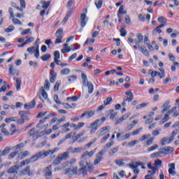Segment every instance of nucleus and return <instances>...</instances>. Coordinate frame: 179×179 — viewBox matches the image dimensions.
Returning <instances> with one entry per match:
<instances>
[{"label": "nucleus", "instance_id": "nucleus-33", "mask_svg": "<svg viewBox=\"0 0 179 179\" xmlns=\"http://www.w3.org/2000/svg\"><path fill=\"white\" fill-rule=\"evenodd\" d=\"M81 77H82V80H83V84L84 85V86H86V85H87V76H86V74L82 73L81 74Z\"/></svg>", "mask_w": 179, "mask_h": 179}, {"label": "nucleus", "instance_id": "nucleus-30", "mask_svg": "<svg viewBox=\"0 0 179 179\" xmlns=\"http://www.w3.org/2000/svg\"><path fill=\"white\" fill-rule=\"evenodd\" d=\"M14 80H15L16 83V89L17 90H19L20 89V85H22V79L16 77H14Z\"/></svg>", "mask_w": 179, "mask_h": 179}, {"label": "nucleus", "instance_id": "nucleus-51", "mask_svg": "<svg viewBox=\"0 0 179 179\" xmlns=\"http://www.w3.org/2000/svg\"><path fill=\"white\" fill-rule=\"evenodd\" d=\"M13 24H19L20 26H22V22H20L17 18L13 19Z\"/></svg>", "mask_w": 179, "mask_h": 179}, {"label": "nucleus", "instance_id": "nucleus-43", "mask_svg": "<svg viewBox=\"0 0 179 179\" xmlns=\"http://www.w3.org/2000/svg\"><path fill=\"white\" fill-rule=\"evenodd\" d=\"M143 129V127H139L138 129L133 131L131 133V135H133V136H135V135H138V134H141V131H142Z\"/></svg>", "mask_w": 179, "mask_h": 179}, {"label": "nucleus", "instance_id": "nucleus-25", "mask_svg": "<svg viewBox=\"0 0 179 179\" xmlns=\"http://www.w3.org/2000/svg\"><path fill=\"white\" fill-rule=\"evenodd\" d=\"M78 152H80V148L72 147H70L66 151V152H68V155H69V153H78Z\"/></svg>", "mask_w": 179, "mask_h": 179}, {"label": "nucleus", "instance_id": "nucleus-44", "mask_svg": "<svg viewBox=\"0 0 179 179\" xmlns=\"http://www.w3.org/2000/svg\"><path fill=\"white\" fill-rule=\"evenodd\" d=\"M16 122V117H9V118H6L5 120V122L7 123V124H9L10 122Z\"/></svg>", "mask_w": 179, "mask_h": 179}, {"label": "nucleus", "instance_id": "nucleus-13", "mask_svg": "<svg viewBox=\"0 0 179 179\" xmlns=\"http://www.w3.org/2000/svg\"><path fill=\"white\" fill-rule=\"evenodd\" d=\"M27 114H30V112H26V111H20L19 115L20 118H22L24 121H29V116Z\"/></svg>", "mask_w": 179, "mask_h": 179}, {"label": "nucleus", "instance_id": "nucleus-53", "mask_svg": "<svg viewBox=\"0 0 179 179\" xmlns=\"http://www.w3.org/2000/svg\"><path fill=\"white\" fill-rule=\"evenodd\" d=\"M157 148H159V145L155 144L153 146L148 148V150L149 152H153V150H156V149H157Z\"/></svg>", "mask_w": 179, "mask_h": 179}, {"label": "nucleus", "instance_id": "nucleus-47", "mask_svg": "<svg viewBox=\"0 0 179 179\" xmlns=\"http://www.w3.org/2000/svg\"><path fill=\"white\" fill-rule=\"evenodd\" d=\"M162 164H163V162L160 159H157L155 161V166L157 167H162Z\"/></svg>", "mask_w": 179, "mask_h": 179}, {"label": "nucleus", "instance_id": "nucleus-27", "mask_svg": "<svg viewBox=\"0 0 179 179\" xmlns=\"http://www.w3.org/2000/svg\"><path fill=\"white\" fill-rule=\"evenodd\" d=\"M54 59H55V64H57V65H59V64H58V62H61V61L58 60L59 59V51L56 50L54 53Z\"/></svg>", "mask_w": 179, "mask_h": 179}, {"label": "nucleus", "instance_id": "nucleus-55", "mask_svg": "<svg viewBox=\"0 0 179 179\" xmlns=\"http://www.w3.org/2000/svg\"><path fill=\"white\" fill-rule=\"evenodd\" d=\"M50 82H48V80H45V84H44V87L46 90H50Z\"/></svg>", "mask_w": 179, "mask_h": 179}, {"label": "nucleus", "instance_id": "nucleus-48", "mask_svg": "<svg viewBox=\"0 0 179 179\" xmlns=\"http://www.w3.org/2000/svg\"><path fill=\"white\" fill-rule=\"evenodd\" d=\"M41 58L43 61H48V59L51 58V55L46 54L45 55H43Z\"/></svg>", "mask_w": 179, "mask_h": 179}, {"label": "nucleus", "instance_id": "nucleus-41", "mask_svg": "<svg viewBox=\"0 0 179 179\" xmlns=\"http://www.w3.org/2000/svg\"><path fill=\"white\" fill-rule=\"evenodd\" d=\"M15 30V26L13 25H10L7 29L4 30L6 33H12Z\"/></svg>", "mask_w": 179, "mask_h": 179}, {"label": "nucleus", "instance_id": "nucleus-49", "mask_svg": "<svg viewBox=\"0 0 179 179\" xmlns=\"http://www.w3.org/2000/svg\"><path fill=\"white\" fill-rule=\"evenodd\" d=\"M64 32V29L62 28L59 29L56 33L55 36H59L60 37H62V33Z\"/></svg>", "mask_w": 179, "mask_h": 179}, {"label": "nucleus", "instance_id": "nucleus-2", "mask_svg": "<svg viewBox=\"0 0 179 179\" xmlns=\"http://www.w3.org/2000/svg\"><path fill=\"white\" fill-rule=\"evenodd\" d=\"M178 134L179 130H174L173 131H172L171 136L169 138L165 137L161 140L162 145H166V143H171V142H173V141H174L176 135H178Z\"/></svg>", "mask_w": 179, "mask_h": 179}, {"label": "nucleus", "instance_id": "nucleus-57", "mask_svg": "<svg viewBox=\"0 0 179 179\" xmlns=\"http://www.w3.org/2000/svg\"><path fill=\"white\" fill-rule=\"evenodd\" d=\"M120 36L122 37H125V36H127V30L124 28L120 29Z\"/></svg>", "mask_w": 179, "mask_h": 179}, {"label": "nucleus", "instance_id": "nucleus-22", "mask_svg": "<svg viewBox=\"0 0 179 179\" xmlns=\"http://www.w3.org/2000/svg\"><path fill=\"white\" fill-rule=\"evenodd\" d=\"M55 79H57V73L54 71V70L50 71V81L51 83H54L55 82Z\"/></svg>", "mask_w": 179, "mask_h": 179}, {"label": "nucleus", "instance_id": "nucleus-31", "mask_svg": "<svg viewBox=\"0 0 179 179\" xmlns=\"http://www.w3.org/2000/svg\"><path fill=\"white\" fill-rule=\"evenodd\" d=\"M170 114H171V112L169 110L164 115V118L162 119V124H164V122H167L169 120H170Z\"/></svg>", "mask_w": 179, "mask_h": 179}, {"label": "nucleus", "instance_id": "nucleus-5", "mask_svg": "<svg viewBox=\"0 0 179 179\" xmlns=\"http://www.w3.org/2000/svg\"><path fill=\"white\" fill-rule=\"evenodd\" d=\"M86 13H87V8L83 9V13L80 15L81 27H85V26H86V23H87V17L86 16Z\"/></svg>", "mask_w": 179, "mask_h": 179}, {"label": "nucleus", "instance_id": "nucleus-28", "mask_svg": "<svg viewBox=\"0 0 179 179\" xmlns=\"http://www.w3.org/2000/svg\"><path fill=\"white\" fill-rule=\"evenodd\" d=\"M69 125H70L69 122H67L63 124L62 127V132H64V134H66V132H69V131H71V129L68 128Z\"/></svg>", "mask_w": 179, "mask_h": 179}, {"label": "nucleus", "instance_id": "nucleus-37", "mask_svg": "<svg viewBox=\"0 0 179 179\" xmlns=\"http://www.w3.org/2000/svg\"><path fill=\"white\" fill-rule=\"evenodd\" d=\"M119 149L120 148L118 147L111 149L110 152H109V156H114V155L118 152Z\"/></svg>", "mask_w": 179, "mask_h": 179}, {"label": "nucleus", "instance_id": "nucleus-11", "mask_svg": "<svg viewBox=\"0 0 179 179\" xmlns=\"http://www.w3.org/2000/svg\"><path fill=\"white\" fill-rule=\"evenodd\" d=\"M108 129H110L109 126L102 127L100 129V131H97L98 136H103L106 135L107 134V132H108Z\"/></svg>", "mask_w": 179, "mask_h": 179}, {"label": "nucleus", "instance_id": "nucleus-4", "mask_svg": "<svg viewBox=\"0 0 179 179\" xmlns=\"http://www.w3.org/2000/svg\"><path fill=\"white\" fill-rule=\"evenodd\" d=\"M48 155H54L53 150H50L49 151H41L35 154L36 156V159L38 160V159H44V157H47Z\"/></svg>", "mask_w": 179, "mask_h": 179}, {"label": "nucleus", "instance_id": "nucleus-14", "mask_svg": "<svg viewBox=\"0 0 179 179\" xmlns=\"http://www.w3.org/2000/svg\"><path fill=\"white\" fill-rule=\"evenodd\" d=\"M34 107H36V100H32L31 102L24 104V108L25 110H29L30 108H34Z\"/></svg>", "mask_w": 179, "mask_h": 179}, {"label": "nucleus", "instance_id": "nucleus-6", "mask_svg": "<svg viewBox=\"0 0 179 179\" xmlns=\"http://www.w3.org/2000/svg\"><path fill=\"white\" fill-rule=\"evenodd\" d=\"M37 157L36 156V154L32 156L31 158L28 159H25L20 163V166L23 167L26 166V164H30V163H34V162H37Z\"/></svg>", "mask_w": 179, "mask_h": 179}, {"label": "nucleus", "instance_id": "nucleus-29", "mask_svg": "<svg viewBox=\"0 0 179 179\" xmlns=\"http://www.w3.org/2000/svg\"><path fill=\"white\" fill-rule=\"evenodd\" d=\"M41 3L42 4L43 9L46 10V9H48V6H50V4L51 3V2L50 1H45L44 0H42L41 1Z\"/></svg>", "mask_w": 179, "mask_h": 179}, {"label": "nucleus", "instance_id": "nucleus-63", "mask_svg": "<svg viewBox=\"0 0 179 179\" xmlns=\"http://www.w3.org/2000/svg\"><path fill=\"white\" fill-rule=\"evenodd\" d=\"M108 138H110V134H107L101 140V143H104L107 141V139H108Z\"/></svg>", "mask_w": 179, "mask_h": 179}, {"label": "nucleus", "instance_id": "nucleus-39", "mask_svg": "<svg viewBox=\"0 0 179 179\" xmlns=\"http://www.w3.org/2000/svg\"><path fill=\"white\" fill-rule=\"evenodd\" d=\"M165 150L166 152V155H170L174 152V148L171 147H165Z\"/></svg>", "mask_w": 179, "mask_h": 179}, {"label": "nucleus", "instance_id": "nucleus-35", "mask_svg": "<svg viewBox=\"0 0 179 179\" xmlns=\"http://www.w3.org/2000/svg\"><path fill=\"white\" fill-rule=\"evenodd\" d=\"M124 162L125 160L124 159H117L115 161V164H117V166H119V167H121L125 164Z\"/></svg>", "mask_w": 179, "mask_h": 179}, {"label": "nucleus", "instance_id": "nucleus-32", "mask_svg": "<svg viewBox=\"0 0 179 179\" xmlns=\"http://www.w3.org/2000/svg\"><path fill=\"white\" fill-rule=\"evenodd\" d=\"M87 86L88 87V93L89 94H92L94 90V87L93 86V84L92 83H87Z\"/></svg>", "mask_w": 179, "mask_h": 179}, {"label": "nucleus", "instance_id": "nucleus-38", "mask_svg": "<svg viewBox=\"0 0 179 179\" xmlns=\"http://www.w3.org/2000/svg\"><path fill=\"white\" fill-rule=\"evenodd\" d=\"M160 34L162 33V29L159 28V27H157L155 29L152 31V36H156L157 34Z\"/></svg>", "mask_w": 179, "mask_h": 179}, {"label": "nucleus", "instance_id": "nucleus-61", "mask_svg": "<svg viewBox=\"0 0 179 179\" xmlns=\"http://www.w3.org/2000/svg\"><path fill=\"white\" fill-rule=\"evenodd\" d=\"M148 72L152 78H155V76H157V71H153L152 70H149Z\"/></svg>", "mask_w": 179, "mask_h": 179}, {"label": "nucleus", "instance_id": "nucleus-8", "mask_svg": "<svg viewBox=\"0 0 179 179\" xmlns=\"http://www.w3.org/2000/svg\"><path fill=\"white\" fill-rule=\"evenodd\" d=\"M80 162H79L80 167H88L90 170H92V166L90 165V162L87 160V158H80Z\"/></svg>", "mask_w": 179, "mask_h": 179}, {"label": "nucleus", "instance_id": "nucleus-26", "mask_svg": "<svg viewBox=\"0 0 179 179\" xmlns=\"http://www.w3.org/2000/svg\"><path fill=\"white\" fill-rule=\"evenodd\" d=\"M21 174L22 176H31V173H30V166H27L25 169H24L21 171Z\"/></svg>", "mask_w": 179, "mask_h": 179}, {"label": "nucleus", "instance_id": "nucleus-19", "mask_svg": "<svg viewBox=\"0 0 179 179\" xmlns=\"http://www.w3.org/2000/svg\"><path fill=\"white\" fill-rule=\"evenodd\" d=\"M170 102L166 101L162 107V108H163L161 111L162 114H164L166 111H169L170 110Z\"/></svg>", "mask_w": 179, "mask_h": 179}, {"label": "nucleus", "instance_id": "nucleus-12", "mask_svg": "<svg viewBox=\"0 0 179 179\" xmlns=\"http://www.w3.org/2000/svg\"><path fill=\"white\" fill-rule=\"evenodd\" d=\"M19 169H20L19 165L13 166L8 169V173L9 174H13L14 176H16V174H17V170H19Z\"/></svg>", "mask_w": 179, "mask_h": 179}, {"label": "nucleus", "instance_id": "nucleus-60", "mask_svg": "<svg viewBox=\"0 0 179 179\" xmlns=\"http://www.w3.org/2000/svg\"><path fill=\"white\" fill-rule=\"evenodd\" d=\"M78 79L76 76H69V82H75Z\"/></svg>", "mask_w": 179, "mask_h": 179}, {"label": "nucleus", "instance_id": "nucleus-24", "mask_svg": "<svg viewBox=\"0 0 179 179\" xmlns=\"http://www.w3.org/2000/svg\"><path fill=\"white\" fill-rule=\"evenodd\" d=\"M9 152H10V148L9 147H6L3 150H0V157L6 156V155L9 154Z\"/></svg>", "mask_w": 179, "mask_h": 179}, {"label": "nucleus", "instance_id": "nucleus-64", "mask_svg": "<svg viewBox=\"0 0 179 179\" xmlns=\"http://www.w3.org/2000/svg\"><path fill=\"white\" fill-rule=\"evenodd\" d=\"M119 13H122V15H127V11H124V6H121L119 9Z\"/></svg>", "mask_w": 179, "mask_h": 179}, {"label": "nucleus", "instance_id": "nucleus-17", "mask_svg": "<svg viewBox=\"0 0 179 179\" xmlns=\"http://www.w3.org/2000/svg\"><path fill=\"white\" fill-rule=\"evenodd\" d=\"M104 121H106V117L96 120L94 122L91 123V127H97L98 125H101Z\"/></svg>", "mask_w": 179, "mask_h": 179}, {"label": "nucleus", "instance_id": "nucleus-7", "mask_svg": "<svg viewBox=\"0 0 179 179\" xmlns=\"http://www.w3.org/2000/svg\"><path fill=\"white\" fill-rule=\"evenodd\" d=\"M52 166H49L48 167H45L43 169V174L45 179H52V171H51Z\"/></svg>", "mask_w": 179, "mask_h": 179}, {"label": "nucleus", "instance_id": "nucleus-40", "mask_svg": "<svg viewBox=\"0 0 179 179\" xmlns=\"http://www.w3.org/2000/svg\"><path fill=\"white\" fill-rule=\"evenodd\" d=\"M95 5L97 9H100L103 6V0L95 1Z\"/></svg>", "mask_w": 179, "mask_h": 179}, {"label": "nucleus", "instance_id": "nucleus-62", "mask_svg": "<svg viewBox=\"0 0 179 179\" xmlns=\"http://www.w3.org/2000/svg\"><path fill=\"white\" fill-rule=\"evenodd\" d=\"M36 132V129L35 128H33L31 129L29 132V136H33V138H34V134Z\"/></svg>", "mask_w": 179, "mask_h": 179}, {"label": "nucleus", "instance_id": "nucleus-21", "mask_svg": "<svg viewBox=\"0 0 179 179\" xmlns=\"http://www.w3.org/2000/svg\"><path fill=\"white\" fill-rule=\"evenodd\" d=\"M87 169H89V167L81 166V168L78 171V174H83L84 176H87Z\"/></svg>", "mask_w": 179, "mask_h": 179}, {"label": "nucleus", "instance_id": "nucleus-50", "mask_svg": "<svg viewBox=\"0 0 179 179\" xmlns=\"http://www.w3.org/2000/svg\"><path fill=\"white\" fill-rule=\"evenodd\" d=\"M130 137H131V134H126L124 136L120 137V141H125V139H129Z\"/></svg>", "mask_w": 179, "mask_h": 179}, {"label": "nucleus", "instance_id": "nucleus-36", "mask_svg": "<svg viewBox=\"0 0 179 179\" xmlns=\"http://www.w3.org/2000/svg\"><path fill=\"white\" fill-rule=\"evenodd\" d=\"M60 73L61 75H64V76L69 75V73H71V70H69V69L68 68H66L64 69H62L60 71Z\"/></svg>", "mask_w": 179, "mask_h": 179}, {"label": "nucleus", "instance_id": "nucleus-52", "mask_svg": "<svg viewBox=\"0 0 179 179\" xmlns=\"http://www.w3.org/2000/svg\"><path fill=\"white\" fill-rule=\"evenodd\" d=\"M136 143H138V141L136 140L130 141L128 143V146H129V148H132V147L135 146Z\"/></svg>", "mask_w": 179, "mask_h": 179}, {"label": "nucleus", "instance_id": "nucleus-23", "mask_svg": "<svg viewBox=\"0 0 179 179\" xmlns=\"http://www.w3.org/2000/svg\"><path fill=\"white\" fill-rule=\"evenodd\" d=\"M138 45V49L144 55H146L147 57H149V52H148V49H146V47L145 46H141Z\"/></svg>", "mask_w": 179, "mask_h": 179}, {"label": "nucleus", "instance_id": "nucleus-59", "mask_svg": "<svg viewBox=\"0 0 179 179\" xmlns=\"http://www.w3.org/2000/svg\"><path fill=\"white\" fill-rule=\"evenodd\" d=\"M35 57L38 58L40 57V50H38V45H36V50L35 51Z\"/></svg>", "mask_w": 179, "mask_h": 179}, {"label": "nucleus", "instance_id": "nucleus-46", "mask_svg": "<svg viewBox=\"0 0 179 179\" xmlns=\"http://www.w3.org/2000/svg\"><path fill=\"white\" fill-rule=\"evenodd\" d=\"M57 38L55 41V44H61L62 43V36H56Z\"/></svg>", "mask_w": 179, "mask_h": 179}, {"label": "nucleus", "instance_id": "nucleus-18", "mask_svg": "<svg viewBox=\"0 0 179 179\" xmlns=\"http://www.w3.org/2000/svg\"><path fill=\"white\" fill-rule=\"evenodd\" d=\"M171 114H173V117H178L179 115V108L178 106L173 107L170 110Z\"/></svg>", "mask_w": 179, "mask_h": 179}, {"label": "nucleus", "instance_id": "nucleus-9", "mask_svg": "<svg viewBox=\"0 0 179 179\" xmlns=\"http://www.w3.org/2000/svg\"><path fill=\"white\" fill-rule=\"evenodd\" d=\"M104 153H106V150H102L100 151L99 153L96 154V159L94 162V166L99 164L100 163V162H101V160H103V155H104Z\"/></svg>", "mask_w": 179, "mask_h": 179}, {"label": "nucleus", "instance_id": "nucleus-1", "mask_svg": "<svg viewBox=\"0 0 179 179\" xmlns=\"http://www.w3.org/2000/svg\"><path fill=\"white\" fill-rule=\"evenodd\" d=\"M67 159H69V154L68 152H64L62 154H59L56 159L53 161V164L55 166H58L62 162L63 160H67Z\"/></svg>", "mask_w": 179, "mask_h": 179}, {"label": "nucleus", "instance_id": "nucleus-16", "mask_svg": "<svg viewBox=\"0 0 179 179\" xmlns=\"http://www.w3.org/2000/svg\"><path fill=\"white\" fill-rule=\"evenodd\" d=\"M94 152H96L95 150L94 151H85L83 153L82 155V159H87V157H92L93 155H94Z\"/></svg>", "mask_w": 179, "mask_h": 179}, {"label": "nucleus", "instance_id": "nucleus-34", "mask_svg": "<svg viewBox=\"0 0 179 179\" xmlns=\"http://www.w3.org/2000/svg\"><path fill=\"white\" fill-rule=\"evenodd\" d=\"M22 148H24V144L23 143H21L13 147V149L17 152V150H21Z\"/></svg>", "mask_w": 179, "mask_h": 179}, {"label": "nucleus", "instance_id": "nucleus-15", "mask_svg": "<svg viewBox=\"0 0 179 179\" xmlns=\"http://www.w3.org/2000/svg\"><path fill=\"white\" fill-rule=\"evenodd\" d=\"M155 156H157L158 157H163V156L167 155V152H166V148H162L159 152L154 153Z\"/></svg>", "mask_w": 179, "mask_h": 179}, {"label": "nucleus", "instance_id": "nucleus-42", "mask_svg": "<svg viewBox=\"0 0 179 179\" xmlns=\"http://www.w3.org/2000/svg\"><path fill=\"white\" fill-rule=\"evenodd\" d=\"M95 40L94 39H90L87 38V41L84 43L83 46L89 45V44H93L94 43Z\"/></svg>", "mask_w": 179, "mask_h": 179}, {"label": "nucleus", "instance_id": "nucleus-20", "mask_svg": "<svg viewBox=\"0 0 179 179\" xmlns=\"http://www.w3.org/2000/svg\"><path fill=\"white\" fill-rule=\"evenodd\" d=\"M136 36H137L138 40L135 39L134 42L136 45H139V43H142L143 41V36L142 34H140V33L137 34Z\"/></svg>", "mask_w": 179, "mask_h": 179}, {"label": "nucleus", "instance_id": "nucleus-45", "mask_svg": "<svg viewBox=\"0 0 179 179\" xmlns=\"http://www.w3.org/2000/svg\"><path fill=\"white\" fill-rule=\"evenodd\" d=\"M158 22L159 23H164V24H166L167 23V19H166L163 16H160L159 18H158Z\"/></svg>", "mask_w": 179, "mask_h": 179}, {"label": "nucleus", "instance_id": "nucleus-56", "mask_svg": "<svg viewBox=\"0 0 179 179\" xmlns=\"http://www.w3.org/2000/svg\"><path fill=\"white\" fill-rule=\"evenodd\" d=\"M61 85V81H57L54 87L55 92L58 91V89H59V85Z\"/></svg>", "mask_w": 179, "mask_h": 179}, {"label": "nucleus", "instance_id": "nucleus-58", "mask_svg": "<svg viewBox=\"0 0 179 179\" xmlns=\"http://www.w3.org/2000/svg\"><path fill=\"white\" fill-rule=\"evenodd\" d=\"M16 155H17V151H15L11 152L9 155H8V159L10 160L12 159H13V157H15V156H16Z\"/></svg>", "mask_w": 179, "mask_h": 179}, {"label": "nucleus", "instance_id": "nucleus-10", "mask_svg": "<svg viewBox=\"0 0 179 179\" xmlns=\"http://www.w3.org/2000/svg\"><path fill=\"white\" fill-rule=\"evenodd\" d=\"M96 111L94 110H86L80 115V118H85L86 117L87 120H89V118L94 115Z\"/></svg>", "mask_w": 179, "mask_h": 179}, {"label": "nucleus", "instance_id": "nucleus-54", "mask_svg": "<svg viewBox=\"0 0 179 179\" xmlns=\"http://www.w3.org/2000/svg\"><path fill=\"white\" fill-rule=\"evenodd\" d=\"M75 136V133L73 132H70L65 136V139H71V138H73Z\"/></svg>", "mask_w": 179, "mask_h": 179}, {"label": "nucleus", "instance_id": "nucleus-3", "mask_svg": "<svg viewBox=\"0 0 179 179\" xmlns=\"http://www.w3.org/2000/svg\"><path fill=\"white\" fill-rule=\"evenodd\" d=\"M126 96H127V97H124L123 99V103H122V106H123V107H125L126 106V101H128V103H131V101H132V100H134V93L132 92V91L129 90L125 92Z\"/></svg>", "mask_w": 179, "mask_h": 179}]
</instances>
